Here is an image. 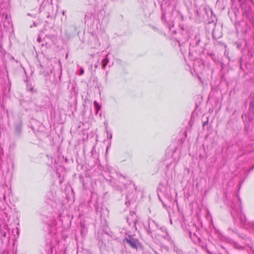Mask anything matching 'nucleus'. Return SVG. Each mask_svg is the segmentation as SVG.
I'll return each mask as SVG.
<instances>
[{"mask_svg":"<svg viewBox=\"0 0 254 254\" xmlns=\"http://www.w3.org/2000/svg\"><path fill=\"white\" fill-rule=\"evenodd\" d=\"M63 14H64V11L63 12Z\"/></svg>","mask_w":254,"mask_h":254,"instance_id":"nucleus-10","label":"nucleus"},{"mask_svg":"<svg viewBox=\"0 0 254 254\" xmlns=\"http://www.w3.org/2000/svg\"><path fill=\"white\" fill-rule=\"evenodd\" d=\"M84 73V69L82 67H81L80 68V73H79V75H81L83 74Z\"/></svg>","mask_w":254,"mask_h":254,"instance_id":"nucleus-5","label":"nucleus"},{"mask_svg":"<svg viewBox=\"0 0 254 254\" xmlns=\"http://www.w3.org/2000/svg\"><path fill=\"white\" fill-rule=\"evenodd\" d=\"M125 241L132 248L134 249L137 248V241L135 239L129 237V238H126Z\"/></svg>","mask_w":254,"mask_h":254,"instance_id":"nucleus-1","label":"nucleus"},{"mask_svg":"<svg viewBox=\"0 0 254 254\" xmlns=\"http://www.w3.org/2000/svg\"><path fill=\"white\" fill-rule=\"evenodd\" d=\"M109 137H110V138H112V134H111V135H109Z\"/></svg>","mask_w":254,"mask_h":254,"instance_id":"nucleus-8","label":"nucleus"},{"mask_svg":"<svg viewBox=\"0 0 254 254\" xmlns=\"http://www.w3.org/2000/svg\"><path fill=\"white\" fill-rule=\"evenodd\" d=\"M109 137H110V138H112V134H111V135H109Z\"/></svg>","mask_w":254,"mask_h":254,"instance_id":"nucleus-9","label":"nucleus"},{"mask_svg":"<svg viewBox=\"0 0 254 254\" xmlns=\"http://www.w3.org/2000/svg\"><path fill=\"white\" fill-rule=\"evenodd\" d=\"M134 214H130V216L133 217Z\"/></svg>","mask_w":254,"mask_h":254,"instance_id":"nucleus-7","label":"nucleus"},{"mask_svg":"<svg viewBox=\"0 0 254 254\" xmlns=\"http://www.w3.org/2000/svg\"><path fill=\"white\" fill-rule=\"evenodd\" d=\"M127 221L128 222L129 225L135 224L137 221V220L135 218H133L132 219L130 220L129 219V218L127 217Z\"/></svg>","mask_w":254,"mask_h":254,"instance_id":"nucleus-3","label":"nucleus"},{"mask_svg":"<svg viewBox=\"0 0 254 254\" xmlns=\"http://www.w3.org/2000/svg\"><path fill=\"white\" fill-rule=\"evenodd\" d=\"M109 62V60L107 58H106L102 61V66L103 68H105L106 65L108 64Z\"/></svg>","mask_w":254,"mask_h":254,"instance_id":"nucleus-2","label":"nucleus"},{"mask_svg":"<svg viewBox=\"0 0 254 254\" xmlns=\"http://www.w3.org/2000/svg\"><path fill=\"white\" fill-rule=\"evenodd\" d=\"M37 41H38V42H39V43L41 42V38L40 37V36H39V37H38V38H37Z\"/></svg>","mask_w":254,"mask_h":254,"instance_id":"nucleus-6","label":"nucleus"},{"mask_svg":"<svg viewBox=\"0 0 254 254\" xmlns=\"http://www.w3.org/2000/svg\"><path fill=\"white\" fill-rule=\"evenodd\" d=\"M93 103L96 108V110H97L96 114H97L98 113L99 111L101 109V106L96 101H94Z\"/></svg>","mask_w":254,"mask_h":254,"instance_id":"nucleus-4","label":"nucleus"}]
</instances>
